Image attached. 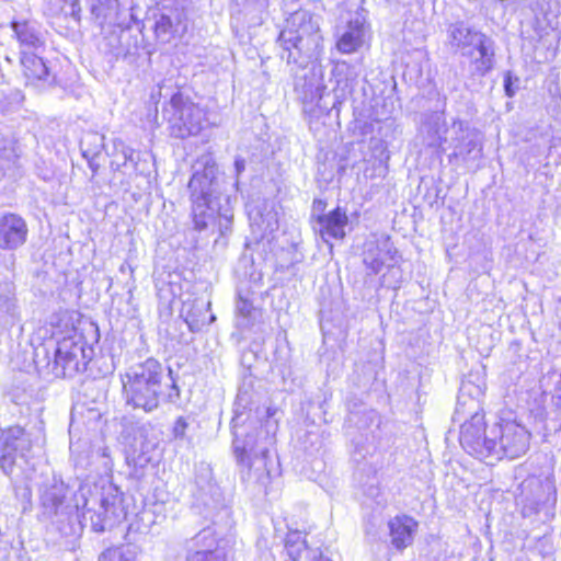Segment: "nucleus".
I'll return each mask as SVG.
<instances>
[{"mask_svg":"<svg viewBox=\"0 0 561 561\" xmlns=\"http://www.w3.org/2000/svg\"><path fill=\"white\" fill-rule=\"evenodd\" d=\"M90 501L84 494L72 493L62 480L53 477L39 488L41 514L55 524L64 536L72 534L75 522L82 517L91 520L92 529L96 533L114 527L125 517L122 497L117 490L110 486L99 500V511L89 507Z\"/></svg>","mask_w":561,"mask_h":561,"instance_id":"obj_1","label":"nucleus"},{"mask_svg":"<svg viewBox=\"0 0 561 561\" xmlns=\"http://www.w3.org/2000/svg\"><path fill=\"white\" fill-rule=\"evenodd\" d=\"M123 398L126 405L134 410L152 413L161 402H175L180 399V388L169 368L156 358L149 357L144 362L129 366L121 375Z\"/></svg>","mask_w":561,"mask_h":561,"instance_id":"obj_2","label":"nucleus"},{"mask_svg":"<svg viewBox=\"0 0 561 561\" xmlns=\"http://www.w3.org/2000/svg\"><path fill=\"white\" fill-rule=\"evenodd\" d=\"M243 413L234 410L231 420L233 434V453L238 462L242 466L241 479L248 486L264 491L272 480L274 462L270 455L271 438L262 437V431L253 428L245 423Z\"/></svg>","mask_w":561,"mask_h":561,"instance_id":"obj_3","label":"nucleus"},{"mask_svg":"<svg viewBox=\"0 0 561 561\" xmlns=\"http://www.w3.org/2000/svg\"><path fill=\"white\" fill-rule=\"evenodd\" d=\"M194 169L188 182L194 227L204 230L218 220L220 233L225 234L230 230L233 216L228 209L221 211L217 165L211 158H206Z\"/></svg>","mask_w":561,"mask_h":561,"instance_id":"obj_4","label":"nucleus"},{"mask_svg":"<svg viewBox=\"0 0 561 561\" xmlns=\"http://www.w3.org/2000/svg\"><path fill=\"white\" fill-rule=\"evenodd\" d=\"M483 392L481 386L474 385L470 380L462 381L454 420L461 422L462 419L470 416V420H466L461 424L460 444L468 454L486 462L490 458L489 443L493 438H491V427L485 430L484 414L481 412L480 399Z\"/></svg>","mask_w":561,"mask_h":561,"instance_id":"obj_5","label":"nucleus"},{"mask_svg":"<svg viewBox=\"0 0 561 561\" xmlns=\"http://www.w3.org/2000/svg\"><path fill=\"white\" fill-rule=\"evenodd\" d=\"M278 43L283 48L280 58L287 64L302 65L318 58L322 48L318 21L307 10L295 11L286 20Z\"/></svg>","mask_w":561,"mask_h":561,"instance_id":"obj_6","label":"nucleus"},{"mask_svg":"<svg viewBox=\"0 0 561 561\" xmlns=\"http://www.w3.org/2000/svg\"><path fill=\"white\" fill-rule=\"evenodd\" d=\"M162 114L170 124L172 136L176 138L195 136L206 126L204 110L180 91L171 95Z\"/></svg>","mask_w":561,"mask_h":561,"instance_id":"obj_7","label":"nucleus"},{"mask_svg":"<svg viewBox=\"0 0 561 561\" xmlns=\"http://www.w3.org/2000/svg\"><path fill=\"white\" fill-rule=\"evenodd\" d=\"M493 438L489 443L490 458L486 463L493 465L494 461L507 457L511 459L524 455L529 447V433L515 421H502L491 427Z\"/></svg>","mask_w":561,"mask_h":561,"instance_id":"obj_8","label":"nucleus"},{"mask_svg":"<svg viewBox=\"0 0 561 561\" xmlns=\"http://www.w3.org/2000/svg\"><path fill=\"white\" fill-rule=\"evenodd\" d=\"M93 348L80 334L65 336L58 342L55 352L54 373L56 376L70 378L84 371L93 356Z\"/></svg>","mask_w":561,"mask_h":561,"instance_id":"obj_9","label":"nucleus"},{"mask_svg":"<svg viewBox=\"0 0 561 561\" xmlns=\"http://www.w3.org/2000/svg\"><path fill=\"white\" fill-rule=\"evenodd\" d=\"M32 448L30 435L21 426L9 427L0 434V469L11 476L14 469L24 461L26 453Z\"/></svg>","mask_w":561,"mask_h":561,"instance_id":"obj_10","label":"nucleus"},{"mask_svg":"<svg viewBox=\"0 0 561 561\" xmlns=\"http://www.w3.org/2000/svg\"><path fill=\"white\" fill-rule=\"evenodd\" d=\"M449 138L453 152L449 160H460L462 163L479 160L482 157V141L477 129L471 128L466 122L455 119L450 125Z\"/></svg>","mask_w":561,"mask_h":561,"instance_id":"obj_11","label":"nucleus"},{"mask_svg":"<svg viewBox=\"0 0 561 561\" xmlns=\"http://www.w3.org/2000/svg\"><path fill=\"white\" fill-rule=\"evenodd\" d=\"M451 136L444 112L426 113L422 116L417 138L422 146L431 149L433 153L442 156L445 151V144H448Z\"/></svg>","mask_w":561,"mask_h":561,"instance_id":"obj_12","label":"nucleus"},{"mask_svg":"<svg viewBox=\"0 0 561 561\" xmlns=\"http://www.w3.org/2000/svg\"><path fill=\"white\" fill-rule=\"evenodd\" d=\"M27 234V224L21 216L9 213L0 217V249L21 248L26 242Z\"/></svg>","mask_w":561,"mask_h":561,"instance_id":"obj_13","label":"nucleus"},{"mask_svg":"<svg viewBox=\"0 0 561 561\" xmlns=\"http://www.w3.org/2000/svg\"><path fill=\"white\" fill-rule=\"evenodd\" d=\"M348 224L346 213L340 207L325 215L317 217L314 230L318 231L325 243L330 239L341 240L345 237V227Z\"/></svg>","mask_w":561,"mask_h":561,"instance_id":"obj_14","label":"nucleus"},{"mask_svg":"<svg viewBox=\"0 0 561 561\" xmlns=\"http://www.w3.org/2000/svg\"><path fill=\"white\" fill-rule=\"evenodd\" d=\"M448 38L449 44L460 49L463 56H472L478 46L490 39L484 34L467 27L463 23L450 25Z\"/></svg>","mask_w":561,"mask_h":561,"instance_id":"obj_15","label":"nucleus"},{"mask_svg":"<svg viewBox=\"0 0 561 561\" xmlns=\"http://www.w3.org/2000/svg\"><path fill=\"white\" fill-rule=\"evenodd\" d=\"M209 309V301L205 302L202 299L186 300L183 302L180 316L187 324L190 331L199 332L205 325L216 319L214 314H210L209 320H207Z\"/></svg>","mask_w":561,"mask_h":561,"instance_id":"obj_16","label":"nucleus"},{"mask_svg":"<svg viewBox=\"0 0 561 561\" xmlns=\"http://www.w3.org/2000/svg\"><path fill=\"white\" fill-rule=\"evenodd\" d=\"M417 522L408 515L397 516L388 523L389 535L391 537V545L393 548L401 551L411 546L417 530Z\"/></svg>","mask_w":561,"mask_h":561,"instance_id":"obj_17","label":"nucleus"},{"mask_svg":"<svg viewBox=\"0 0 561 561\" xmlns=\"http://www.w3.org/2000/svg\"><path fill=\"white\" fill-rule=\"evenodd\" d=\"M365 20L362 15L356 14L350 19L347 25L341 33L336 43V48L342 54H352L356 51L364 43Z\"/></svg>","mask_w":561,"mask_h":561,"instance_id":"obj_18","label":"nucleus"},{"mask_svg":"<svg viewBox=\"0 0 561 561\" xmlns=\"http://www.w3.org/2000/svg\"><path fill=\"white\" fill-rule=\"evenodd\" d=\"M154 18V35L157 41L162 44L170 43L178 34L186 30V26L183 24L182 13L179 11L162 12Z\"/></svg>","mask_w":561,"mask_h":561,"instance_id":"obj_19","label":"nucleus"},{"mask_svg":"<svg viewBox=\"0 0 561 561\" xmlns=\"http://www.w3.org/2000/svg\"><path fill=\"white\" fill-rule=\"evenodd\" d=\"M366 495L374 500L377 506L374 508L371 515L366 519L365 534L368 541L377 542L382 539L383 534L382 495L380 494L379 489L374 485H369L367 488Z\"/></svg>","mask_w":561,"mask_h":561,"instance_id":"obj_20","label":"nucleus"},{"mask_svg":"<svg viewBox=\"0 0 561 561\" xmlns=\"http://www.w3.org/2000/svg\"><path fill=\"white\" fill-rule=\"evenodd\" d=\"M364 135L369 136L368 148L370 156L378 162L379 167L386 163V131L383 123L379 119L371 121L364 126Z\"/></svg>","mask_w":561,"mask_h":561,"instance_id":"obj_21","label":"nucleus"},{"mask_svg":"<svg viewBox=\"0 0 561 561\" xmlns=\"http://www.w3.org/2000/svg\"><path fill=\"white\" fill-rule=\"evenodd\" d=\"M471 58V73L482 77L493 68L494 49L491 39L481 44L473 50Z\"/></svg>","mask_w":561,"mask_h":561,"instance_id":"obj_22","label":"nucleus"},{"mask_svg":"<svg viewBox=\"0 0 561 561\" xmlns=\"http://www.w3.org/2000/svg\"><path fill=\"white\" fill-rule=\"evenodd\" d=\"M11 27L21 46L27 49H36L43 45L41 34L34 22L12 21Z\"/></svg>","mask_w":561,"mask_h":561,"instance_id":"obj_23","label":"nucleus"},{"mask_svg":"<svg viewBox=\"0 0 561 561\" xmlns=\"http://www.w3.org/2000/svg\"><path fill=\"white\" fill-rule=\"evenodd\" d=\"M21 64L28 80L47 81L49 70L44 60L31 53L22 51Z\"/></svg>","mask_w":561,"mask_h":561,"instance_id":"obj_24","label":"nucleus"},{"mask_svg":"<svg viewBox=\"0 0 561 561\" xmlns=\"http://www.w3.org/2000/svg\"><path fill=\"white\" fill-rule=\"evenodd\" d=\"M19 157L20 148L16 141L0 134V171L3 175L16 165Z\"/></svg>","mask_w":561,"mask_h":561,"instance_id":"obj_25","label":"nucleus"},{"mask_svg":"<svg viewBox=\"0 0 561 561\" xmlns=\"http://www.w3.org/2000/svg\"><path fill=\"white\" fill-rule=\"evenodd\" d=\"M135 151L133 148L125 145V142L121 139L113 140V152L112 156L114 159L111 161L110 167L113 171H121L123 167H126L128 162L134 163L136 167V161L134 159Z\"/></svg>","mask_w":561,"mask_h":561,"instance_id":"obj_26","label":"nucleus"},{"mask_svg":"<svg viewBox=\"0 0 561 561\" xmlns=\"http://www.w3.org/2000/svg\"><path fill=\"white\" fill-rule=\"evenodd\" d=\"M104 135L96 131L85 133L80 141L83 158L99 157L105 147Z\"/></svg>","mask_w":561,"mask_h":561,"instance_id":"obj_27","label":"nucleus"},{"mask_svg":"<svg viewBox=\"0 0 561 561\" xmlns=\"http://www.w3.org/2000/svg\"><path fill=\"white\" fill-rule=\"evenodd\" d=\"M237 324L241 329H248L253 325L259 311L253 307L252 302L248 299L238 298L236 302Z\"/></svg>","mask_w":561,"mask_h":561,"instance_id":"obj_28","label":"nucleus"},{"mask_svg":"<svg viewBox=\"0 0 561 561\" xmlns=\"http://www.w3.org/2000/svg\"><path fill=\"white\" fill-rule=\"evenodd\" d=\"M363 256L364 264L371 273L378 274L382 270L386 254L375 242L365 244Z\"/></svg>","mask_w":561,"mask_h":561,"instance_id":"obj_29","label":"nucleus"},{"mask_svg":"<svg viewBox=\"0 0 561 561\" xmlns=\"http://www.w3.org/2000/svg\"><path fill=\"white\" fill-rule=\"evenodd\" d=\"M94 3L91 8L92 14L96 19H101V23L112 22L117 19L119 12L118 0H93Z\"/></svg>","mask_w":561,"mask_h":561,"instance_id":"obj_30","label":"nucleus"},{"mask_svg":"<svg viewBox=\"0 0 561 561\" xmlns=\"http://www.w3.org/2000/svg\"><path fill=\"white\" fill-rule=\"evenodd\" d=\"M520 490L522 501L528 502L531 506L538 505L545 501L543 495L541 494L542 483L536 478L525 480L520 484Z\"/></svg>","mask_w":561,"mask_h":561,"instance_id":"obj_31","label":"nucleus"},{"mask_svg":"<svg viewBox=\"0 0 561 561\" xmlns=\"http://www.w3.org/2000/svg\"><path fill=\"white\" fill-rule=\"evenodd\" d=\"M285 549L293 561H298L307 549L305 536L298 530L289 531L285 538Z\"/></svg>","mask_w":561,"mask_h":561,"instance_id":"obj_32","label":"nucleus"},{"mask_svg":"<svg viewBox=\"0 0 561 561\" xmlns=\"http://www.w3.org/2000/svg\"><path fill=\"white\" fill-rule=\"evenodd\" d=\"M14 306L12 285L0 284V313H11Z\"/></svg>","mask_w":561,"mask_h":561,"instance_id":"obj_33","label":"nucleus"},{"mask_svg":"<svg viewBox=\"0 0 561 561\" xmlns=\"http://www.w3.org/2000/svg\"><path fill=\"white\" fill-rule=\"evenodd\" d=\"M131 554L126 552L123 547H114L105 550L99 561H131Z\"/></svg>","mask_w":561,"mask_h":561,"instance_id":"obj_34","label":"nucleus"},{"mask_svg":"<svg viewBox=\"0 0 561 561\" xmlns=\"http://www.w3.org/2000/svg\"><path fill=\"white\" fill-rule=\"evenodd\" d=\"M259 229L262 231V234H266L273 232L278 227V222L276 219V214L268 211L266 215L260 216V221L255 222Z\"/></svg>","mask_w":561,"mask_h":561,"instance_id":"obj_35","label":"nucleus"},{"mask_svg":"<svg viewBox=\"0 0 561 561\" xmlns=\"http://www.w3.org/2000/svg\"><path fill=\"white\" fill-rule=\"evenodd\" d=\"M325 85L321 82H318L314 85L310 87V102H317V105L319 106L320 101L323 99L324 92H325Z\"/></svg>","mask_w":561,"mask_h":561,"instance_id":"obj_36","label":"nucleus"},{"mask_svg":"<svg viewBox=\"0 0 561 561\" xmlns=\"http://www.w3.org/2000/svg\"><path fill=\"white\" fill-rule=\"evenodd\" d=\"M187 428V422L184 417L180 416L176 419L174 425H173V436L174 438H184L185 432Z\"/></svg>","mask_w":561,"mask_h":561,"instance_id":"obj_37","label":"nucleus"},{"mask_svg":"<svg viewBox=\"0 0 561 561\" xmlns=\"http://www.w3.org/2000/svg\"><path fill=\"white\" fill-rule=\"evenodd\" d=\"M245 170V160L241 157L236 158L234 160V171L237 179L241 175V173Z\"/></svg>","mask_w":561,"mask_h":561,"instance_id":"obj_38","label":"nucleus"},{"mask_svg":"<svg viewBox=\"0 0 561 561\" xmlns=\"http://www.w3.org/2000/svg\"><path fill=\"white\" fill-rule=\"evenodd\" d=\"M98 158L99 157L85 158L88 161V165L92 172V179L95 176V174L98 173V171L100 169V163L98 162Z\"/></svg>","mask_w":561,"mask_h":561,"instance_id":"obj_39","label":"nucleus"},{"mask_svg":"<svg viewBox=\"0 0 561 561\" xmlns=\"http://www.w3.org/2000/svg\"><path fill=\"white\" fill-rule=\"evenodd\" d=\"M553 398L561 401V373L558 375L553 387Z\"/></svg>","mask_w":561,"mask_h":561,"instance_id":"obj_40","label":"nucleus"},{"mask_svg":"<svg viewBox=\"0 0 561 561\" xmlns=\"http://www.w3.org/2000/svg\"><path fill=\"white\" fill-rule=\"evenodd\" d=\"M324 206H325V204L320 199L313 202L314 210H322L324 208Z\"/></svg>","mask_w":561,"mask_h":561,"instance_id":"obj_41","label":"nucleus"},{"mask_svg":"<svg viewBox=\"0 0 561 561\" xmlns=\"http://www.w3.org/2000/svg\"><path fill=\"white\" fill-rule=\"evenodd\" d=\"M505 91L508 96H512L514 94V91L512 90L510 78L505 80Z\"/></svg>","mask_w":561,"mask_h":561,"instance_id":"obj_42","label":"nucleus"},{"mask_svg":"<svg viewBox=\"0 0 561 561\" xmlns=\"http://www.w3.org/2000/svg\"><path fill=\"white\" fill-rule=\"evenodd\" d=\"M208 535H209V533L207 530H203V531L197 534L196 540L197 541L204 540V539L207 538Z\"/></svg>","mask_w":561,"mask_h":561,"instance_id":"obj_43","label":"nucleus"},{"mask_svg":"<svg viewBox=\"0 0 561 561\" xmlns=\"http://www.w3.org/2000/svg\"><path fill=\"white\" fill-rule=\"evenodd\" d=\"M311 561H331L329 558L320 554L319 557H314Z\"/></svg>","mask_w":561,"mask_h":561,"instance_id":"obj_44","label":"nucleus"},{"mask_svg":"<svg viewBox=\"0 0 561 561\" xmlns=\"http://www.w3.org/2000/svg\"><path fill=\"white\" fill-rule=\"evenodd\" d=\"M77 5H79V0H71L72 13H75V9Z\"/></svg>","mask_w":561,"mask_h":561,"instance_id":"obj_45","label":"nucleus"},{"mask_svg":"<svg viewBox=\"0 0 561 561\" xmlns=\"http://www.w3.org/2000/svg\"><path fill=\"white\" fill-rule=\"evenodd\" d=\"M150 461V457H145L144 456V462H149Z\"/></svg>","mask_w":561,"mask_h":561,"instance_id":"obj_46","label":"nucleus"}]
</instances>
